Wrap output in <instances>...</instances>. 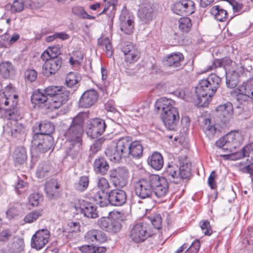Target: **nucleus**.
Wrapping results in <instances>:
<instances>
[{"instance_id":"f257e3e1","label":"nucleus","mask_w":253,"mask_h":253,"mask_svg":"<svg viewBox=\"0 0 253 253\" xmlns=\"http://www.w3.org/2000/svg\"><path fill=\"white\" fill-rule=\"evenodd\" d=\"M221 79L214 74L201 80L195 88L199 106L206 107L221 84Z\"/></svg>"},{"instance_id":"f03ea898","label":"nucleus","mask_w":253,"mask_h":253,"mask_svg":"<svg viewBox=\"0 0 253 253\" xmlns=\"http://www.w3.org/2000/svg\"><path fill=\"white\" fill-rule=\"evenodd\" d=\"M173 104L172 100L162 97L156 101L155 105L158 111H162L161 116L164 125L170 130H176L179 121L178 111Z\"/></svg>"},{"instance_id":"7ed1b4c3","label":"nucleus","mask_w":253,"mask_h":253,"mask_svg":"<svg viewBox=\"0 0 253 253\" xmlns=\"http://www.w3.org/2000/svg\"><path fill=\"white\" fill-rule=\"evenodd\" d=\"M3 117L9 120L4 127L5 132L13 137H19L25 134L26 126L23 124L18 122L19 116L15 107H13L12 109L4 110Z\"/></svg>"},{"instance_id":"20e7f679","label":"nucleus","mask_w":253,"mask_h":253,"mask_svg":"<svg viewBox=\"0 0 253 253\" xmlns=\"http://www.w3.org/2000/svg\"><path fill=\"white\" fill-rule=\"evenodd\" d=\"M87 116L86 113L80 112L73 118L69 127L64 133V136L70 142H82L81 137Z\"/></svg>"},{"instance_id":"39448f33","label":"nucleus","mask_w":253,"mask_h":253,"mask_svg":"<svg viewBox=\"0 0 253 253\" xmlns=\"http://www.w3.org/2000/svg\"><path fill=\"white\" fill-rule=\"evenodd\" d=\"M49 100L50 107L58 109L69 99L70 92L60 86L50 85L43 89Z\"/></svg>"},{"instance_id":"423d86ee","label":"nucleus","mask_w":253,"mask_h":253,"mask_svg":"<svg viewBox=\"0 0 253 253\" xmlns=\"http://www.w3.org/2000/svg\"><path fill=\"white\" fill-rule=\"evenodd\" d=\"M243 136L238 131L230 132L217 142L218 146L232 152L243 142Z\"/></svg>"},{"instance_id":"0eeeda50","label":"nucleus","mask_w":253,"mask_h":253,"mask_svg":"<svg viewBox=\"0 0 253 253\" xmlns=\"http://www.w3.org/2000/svg\"><path fill=\"white\" fill-rule=\"evenodd\" d=\"M153 174L141 178L135 184V193L139 198H151L153 195Z\"/></svg>"},{"instance_id":"6e6552de","label":"nucleus","mask_w":253,"mask_h":253,"mask_svg":"<svg viewBox=\"0 0 253 253\" xmlns=\"http://www.w3.org/2000/svg\"><path fill=\"white\" fill-rule=\"evenodd\" d=\"M106 128L105 121L100 118L90 119L86 123V134L91 138H95L101 135Z\"/></svg>"},{"instance_id":"1a4fd4ad","label":"nucleus","mask_w":253,"mask_h":253,"mask_svg":"<svg viewBox=\"0 0 253 253\" xmlns=\"http://www.w3.org/2000/svg\"><path fill=\"white\" fill-rule=\"evenodd\" d=\"M97 225L102 230L111 233L118 232L122 228L120 219L113 216L100 217L97 220Z\"/></svg>"},{"instance_id":"9d476101","label":"nucleus","mask_w":253,"mask_h":253,"mask_svg":"<svg viewBox=\"0 0 253 253\" xmlns=\"http://www.w3.org/2000/svg\"><path fill=\"white\" fill-rule=\"evenodd\" d=\"M32 143V145L35 146L39 151L45 153L51 149H53L54 139L51 135H34Z\"/></svg>"},{"instance_id":"9b49d317","label":"nucleus","mask_w":253,"mask_h":253,"mask_svg":"<svg viewBox=\"0 0 253 253\" xmlns=\"http://www.w3.org/2000/svg\"><path fill=\"white\" fill-rule=\"evenodd\" d=\"M109 176L116 187H123L127 183L128 171L125 167H119L111 170Z\"/></svg>"},{"instance_id":"f8f14e48","label":"nucleus","mask_w":253,"mask_h":253,"mask_svg":"<svg viewBox=\"0 0 253 253\" xmlns=\"http://www.w3.org/2000/svg\"><path fill=\"white\" fill-rule=\"evenodd\" d=\"M171 10L179 15H189L195 11V3L191 0H182L174 3Z\"/></svg>"},{"instance_id":"ddd939ff","label":"nucleus","mask_w":253,"mask_h":253,"mask_svg":"<svg viewBox=\"0 0 253 253\" xmlns=\"http://www.w3.org/2000/svg\"><path fill=\"white\" fill-rule=\"evenodd\" d=\"M149 236L146 224L143 222L135 224L130 230V238L136 243L144 241Z\"/></svg>"},{"instance_id":"4468645a","label":"nucleus","mask_w":253,"mask_h":253,"mask_svg":"<svg viewBox=\"0 0 253 253\" xmlns=\"http://www.w3.org/2000/svg\"><path fill=\"white\" fill-rule=\"evenodd\" d=\"M134 16L127 10L122 9L120 16V29L124 33L129 35L132 33L134 28Z\"/></svg>"},{"instance_id":"2eb2a0df","label":"nucleus","mask_w":253,"mask_h":253,"mask_svg":"<svg viewBox=\"0 0 253 253\" xmlns=\"http://www.w3.org/2000/svg\"><path fill=\"white\" fill-rule=\"evenodd\" d=\"M77 213L83 214L84 216L95 218L98 216L96 209V207L93 204L89 203L84 200L79 202V205L75 206Z\"/></svg>"},{"instance_id":"dca6fc26","label":"nucleus","mask_w":253,"mask_h":253,"mask_svg":"<svg viewBox=\"0 0 253 253\" xmlns=\"http://www.w3.org/2000/svg\"><path fill=\"white\" fill-rule=\"evenodd\" d=\"M49 231L47 229L39 230L33 236L31 246L37 250L42 249L48 242Z\"/></svg>"},{"instance_id":"f3484780","label":"nucleus","mask_w":253,"mask_h":253,"mask_svg":"<svg viewBox=\"0 0 253 253\" xmlns=\"http://www.w3.org/2000/svg\"><path fill=\"white\" fill-rule=\"evenodd\" d=\"M153 194L158 198H161L168 193L169 183L166 179L161 178L158 175L153 174Z\"/></svg>"},{"instance_id":"a211bd4d","label":"nucleus","mask_w":253,"mask_h":253,"mask_svg":"<svg viewBox=\"0 0 253 253\" xmlns=\"http://www.w3.org/2000/svg\"><path fill=\"white\" fill-rule=\"evenodd\" d=\"M98 99L97 91L92 89L87 90L81 95L79 101V106L84 108H89L96 102Z\"/></svg>"},{"instance_id":"6ab92c4d","label":"nucleus","mask_w":253,"mask_h":253,"mask_svg":"<svg viewBox=\"0 0 253 253\" xmlns=\"http://www.w3.org/2000/svg\"><path fill=\"white\" fill-rule=\"evenodd\" d=\"M179 166L174 163H169L163 172L164 178L175 184L180 183Z\"/></svg>"},{"instance_id":"aec40b11","label":"nucleus","mask_w":253,"mask_h":253,"mask_svg":"<svg viewBox=\"0 0 253 253\" xmlns=\"http://www.w3.org/2000/svg\"><path fill=\"white\" fill-rule=\"evenodd\" d=\"M239 93L237 100L242 103V101H253V84L250 83H243L239 86Z\"/></svg>"},{"instance_id":"412c9836","label":"nucleus","mask_w":253,"mask_h":253,"mask_svg":"<svg viewBox=\"0 0 253 253\" xmlns=\"http://www.w3.org/2000/svg\"><path fill=\"white\" fill-rule=\"evenodd\" d=\"M62 64L61 58H51L45 62L42 66L43 74L46 76L55 74Z\"/></svg>"},{"instance_id":"4be33fe9","label":"nucleus","mask_w":253,"mask_h":253,"mask_svg":"<svg viewBox=\"0 0 253 253\" xmlns=\"http://www.w3.org/2000/svg\"><path fill=\"white\" fill-rule=\"evenodd\" d=\"M110 204L113 206H122L126 202L127 195L126 192L122 190L114 189L108 193Z\"/></svg>"},{"instance_id":"5701e85b","label":"nucleus","mask_w":253,"mask_h":253,"mask_svg":"<svg viewBox=\"0 0 253 253\" xmlns=\"http://www.w3.org/2000/svg\"><path fill=\"white\" fill-rule=\"evenodd\" d=\"M122 51L125 56V61L128 63H134L139 58V51L132 44H128L124 45L122 48Z\"/></svg>"},{"instance_id":"b1692460","label":"nucleus","mask_w":253,"mask_h":253,"mask_svg":"<svg viewBox=\"0 0 253 253\" xmlns=\"http://www.w3.org/2000/svg\"><path fill=\"white\" fill-rule=\"evenodd\" d=\"M84 239L87 242L102 243L106 241L107 236L104 232L100 230L92 229L86 233Z\"/></svg>"},{"instance_id":"393cba45","label":"nucleus","mask_w":253,"mask_h":253,"mask_svg":"<svg viewBox=\"0 0 253 253\" xmlns=\"http://www.w3.org/2000/svg\"><path fill=\"white\" fill-rule=\"evenodd\" d=\"M244 71L242 66L237 70H231L226 73V84L228 87L231 88L235 87L239 82V78Z\"/></svg>"},{"instance_id":"a878e982","label":"nucleus","mask_w":253,"mask_h":253,"mask_svg":"<svg viewBox=\"0 0 253 253\" xmlns=\"http://www.w3.org/2000/svg\"><path fill=\"white\" fill-rule=\"evenodd\" d=\"M143 147L140 141L132 140L126 158L140 159L143 156Z\"/></svg>"},{"instance_id":"bb28decb","label":"nucleus","mask_w":253,"mask_h":253,"mask_svg":"<svg viewBox=\"0 0 253 253\" xmlns=\"http://www.w3.org/2000/svg\"><path fill=\"white\" fill-rule=\"evenodd\" d=\"M12 92V87L10 85H7L4 91H0V112L3 116L4 111L3 109L5 106H7L10 100H12L11 94ZM12 109L11 108L8 110Z\"/></svg>"},{"instance_id":"cd10ccee","label":"nucleus","mask_w":253,"mask_h":253,"mask_svg":"<svg viewBox=\"0 0 253 253\" xmlns=\"http://www.w3.org/2000/svg\"><path fill=\"white\" fill-rule=\"evenodd\" d=\"M59 184L56 180L51 179L46 182L45 191L47 196L50 199H55L59 195Z\"/></svg>"},{"instance_id":"c85d7f7f","label":"nucleus","mask_w":253,"mask_h":253,"mask_svg":"<svg viewBox=\"0 0 253 253\" xmlns=\"http://www.w3.org/2000/svg\"><path fill=\"white\" fill-rule=\"evenodd\" d=\"M232 64L233 62L229 57H225L221 59H216L214 60L212 65L208 67L207 71H211L216 68L222 67L226 73L231 70Z\"/></svg>"},{"instance_id":"c756f323","label":"nucleus","mask_w":253,"mask_h":253,"mask_svg":"<svg viewBox=\"0 0 253 253\" xmlns=\"http://www.w3.org/2000/svg\"><path fill=\"white\" fill-rule=\"evenodd\" d=\"M148 165L153 169L159 170L164 166V159L162 155L157 152H153L147 159Z\"/></svg>"},{"instance_id":"7c9ffc66","label":"nucleus","mask_w":253,"mask_h":253,"mask_svg":"<svg viewBox=\"0 0 253 253\" xmlns=\"http://www.w3.org/2000/svg\"><path fill=\"white\" fill-rule=\"evenodd\" d=\"M115 143L110 144L106 148L105 153L110 161L116 162L121 160L124 155Z\"/></svg>"},{"instance_id":"2f4dec72","label":"nucleus","mask_w":253,"mask_h":253,"mask_svg":"<svg viewBox=\"0 0 253 253\" xmlns=\"http://www.w3.org/2000/svg\"><path fill=\"white\" fill-rule=\"evenodd\" d=\"M184 56L180 52H174L169 55L167 58L166 64L174 68H181Z\"/></svg>"},{"instance_id":"473e14b6","label":"nucleus","mask_w":253,"mask_h":253,"mask_svg":"<svg viewBox=\"0 0 253 253\" xmlns=\"http://www.w3.org/2000/svg\"><path fill=\"white\" fill-rule=\"evenodd\" d=\"M253 154V143H251L244 147L241 151L233 154L232 155H223L221 156L225 159H239L245 157H250V155Z\"/></svg>"},{"instance_id":"72a5a7b5","label":"nucleus","mask_w":253,"mask_h":253,"mask_svg":"<svg viewBox=\"0 0 253 253\" xmlns=\"http://www.w3.org/2000/svg\"><path fill=\"white\" fill-rule=\"evenodd\" d=\"M218 115L220 118H223L224 121H228L233 113V105L231 103L227 102L224 104L218 106L216 108Z\"/></svg>"},{"instance_id":"f704fd0d","label":"nucleus","mask_w":253,"mask_h":253,"mask_svg":"<svg viewBox=\"0 0 253 253\" xmlns=\"http://www.w3.org/2000/svg\"><path fill=\"white\" fill-rule=\"evenodd\" d=\"M54 130V126L50 122H42L39 124L38 127L34 128V135H51Z\"/></svg>"},{"instance_id":"c9c22d12","label":"nucleus","mask_w":253,"mask_h":253,"mask_svg":"<svg viewBox=\"0 0 253 253\" xmlns=\"http://www.w3.org/2000/svg\"><path fill=\"white\" fill-rule=\"evenodd\" d=\"M153 9L151 4H142L138 12V17L144 23H147L152 20Z\"/></svg>"},{"instance_id":"e433bc0d","label":"nucleus","mask_w":253,"mask_h":253,"mask_svg":"<svg viewBox=\"0 0 253 253\" xmlns=\"http://www.w3.org/2000/svg\"><path fill=\"white\" fill-rule=\"evenodd\" d=\"M93 168L96 173L104 175L108 171L109 165L104 158L100 157L94 160Z\"/></svg>"},{"instance_id":"4c0bfd02","label":"nucleus","mask_w":253,"mask_h":253,"mask_svg":"<svg viewBox=\"0 0 253 253\" xmlns=\"http://www.w3.org/2000/svg\"><path fill=\"white\" fill-rule=\"evenodd\" d=\"M132 138L129 136H126L122 137L117 140L115 143L118 148L121 150V153L124 155V158H126L130 147V145L132 143Z\"/></svg>"},{"instance_id":"58836bf2","label":"nucleus","mask_w":253,"mask_h":253,"mask_svg":"<svg viewBox=\"0 0 253 253\" xmlns=\"http://www.w3.org/2000/svg\"><path fill=\"white\" fill-rule=\"evenodd\" d=\"M201 126L205 133L210 138L213 136L216 132V128L214 126V125L209 119L202 118Z\"/></svg>"},{"instance_id":"ea45409f","label":"nucleus","mask_w":253,"mask_h":253,"mask_svg":"<svg viewBox=\"0 0 253 253\" xmlns=\"http://www.w3.org/2000/svg\"><path fill=\"white\" fill-rule=\"evenodd\" d=\"M12 156L15 165L23 164L27 159L25 149L22 146L16 147Z\"/></svg>"},{"instance_id":"a19ab883","label":"nucleus","mask_w":253,"mask_h":253,"mask_svg":"<svg viewBox=\"0 0 253 253\" xmlns=\"http://www.w3.org/2000/svg\"><path fill=\"white\" fill-rule=\"evenodd\" d=\"M70 144L66 151V155L72 159H76L80 156L82 142H70Z\"/></svg>"},{"instance_id":"79ce46f5","label":"nucleus","mask_w":253,"mask_h":253,"mask_svg":"<svg viewBox=\"0 0 253 253\" xmlns=\"http://www.w3.org/2000/svg\"><path fill=\"white\" fill-rule=\"evenodd\" d=\"M21 204L19 202H13L9 205L6 211V218L9 220L12 219L19 215L20 212Z\"/></svg>"},{"instance_id":"37998d69","label":"nucleus","mask_w":253,"mask_h":253,"mask_svg":"<svg viewBox=\"0 0 253 253\" xmlns=\"http://www.w3.org/2000/svg\"><path fill=\"white\" fill-rule=\"evenodd\" d=\"M210 13L218 21L223 22L227 18V12L219 5L213 6L210 10Z\"/></svg>"},{"instance_id":"c03bdc74","label":"nucleus","mask_w":253,"mask_h":253,"mask_svg":"<svg viewBox=\"0 0 253 253\" xmlns=\"http://www.w3.org/2000/svg\"><path fill=\"white\" fill-rule=\"evenodd\" d=\"M81 79L82 77L79 73L70 72L66 77L65 84L69 87H76Z\"/></svg>"},{"instance_id":"a18cd8bd","label":"nucleus","mask_w":253,"mask_h":253,"mask_svg":"<svg viewBox=\"0 0 253 253\" xmlns=\"http://www.w3.org/2000/svg\"><path fill=\"white\" fill-rule=\"evenodd\" d=\"M42 89H38L35 91L31 96V102L35 105L42 104L48 100L47 96L45 92L41 91Z\"/></svg>"},{"instance_id":"49530a36","label":"nucleus","mask_w":253,"mask_h":253,"mask_svg":"<svg viewBox=\"0 0 253 253\" xmlns=\"http://www.w3.org/2000/svg\"><path fill=\"white\" fill-rule=\"evenodd\" d=\"M24 5L23 0H15L12 3H7L5 7L6 10L14 14L22 11L24 9Z\"/></svg>"},{"instance_id":"de8ad7c7","label":"nucleus","mask_w":253,"mask_h":253,"mask_svg":"<svg viewBox=\"0 0 253 253\" xmlns=\"http://www.w3.org/2000/svg\"><path fill=\"white\" fill-rule=\"evenodd\" d=\"M191 165L190 163H183L182 165L179 166V173L180 178V182L184 179L188 178L191 174Z\"/></svg>"},{"instance_id":"09e8293b","label":"nucleus","mask_w":253,"mask_h":253,"mask_svg":"<svg viewBox=\"0 0 253 253\" xmlns=\"http://www.w3.org/2000/svg\"><path fill=\"white\" fill-rule=\"evenodd\" d=\"M82 253H103L106 249L104 247H97L91 245H84L79 248Z\"/></svg>"},{"instance_id":"8fccbe9b","label":"nucleus","mask_w":253,"mask_h":253,"mask_svg":"<svg viewBox=\"0 0 253 253\" xmlns=\"http://www.w3.org/2000/svg\"><path fill=\"white\" fill-rule=\"evenodd\" d=\"M88 184V177L87 176L84 175L81 176L79 180L75 183L74 187L76 190L83 192L87 189Z\"/></svg>"},{"instance_id":"3c124183","label":"nucleus","mask_w":253,"mask_h":253,"mask_svg":"<svg viewBox=\"0 0 253 253\" xmlns=\"http://www.w3.org/2000/svg\"><path fill=\"white\" fill-rule=\"evenodd\" d=\"M13 71V66L10 62H3L0 64V74L4 78H8Z\"/></svg>"},{"instance_id":"603ef678","label":"nucleus","mask_w":253,"mask_h":253,"mask_svg":"<svg viewBox=\"0 0 253 253\" xmlns=\"http://www.w3.org/2000/svg\"><path fill=\"white\" fill-rule=\"evenodd\" d=\"M98 44L105 47V51L108 57H110L113 53L111 42L108 38L104 39L99 38L98 39Z\"/></svg>"},{"instance_id":"864d4df0","label":"nucleus","mask_w":253,"mask_h":253,"mask_svg":"<svg viewBox=\"0 0 253 253\" xmlns=\"http://www.w3.org/2000/svg\"><path fill=\"white\" fill-rule=\"evenodd\" d=\"M179 29L183 33H188L191 29V19L187 17L181 18L179 21Z\"/></svg>"},{"instance_id":"5fc2aeb1","label":"nucleus","mask_w":253,"mask_h":253,"mask_svg":"<svg viewBox=\"0 0 253 253\" xmlns=\"http://www.w3.org/2000/svg\"><path fill=\"white\" fill-rule=\"evenodd\" d=\"M72 11L73 13L82 18L93 19L94 17L88 15L82 6H76L72 8Z\"/></svg>"},{"instance_id":"6e6d98bb","label":"nucleus","mask_w":253,"mask_h":253,"mask_svg":"<svg viewBox=\"0 0 253 253\" xmlns=\"http://www.w3.org/2000/svg\"><path fill=\"white\" fill-rule=\"evenodd\" d=\"M42 211L41 210L32 211L27 214L24 217L26 223H31L36 221L39 217L41 216Z\"/></svg>"},{"instance_id":"4d7b16f0","label":"nucleus","mask_w":253,"mask_h":253,"mask_svg":"<svg viewBox=\"0 0 253 253\" xmlns=\"http://www.w3.org/2000/svg\"><path fill=\"white\" fill-rule=\"evenodd\" d=\"M105 140L104 138L101 137L94 140L90 147V152L92 155H94L101 149L102 145L104 142Z\"/></svg>"},{"instance_id":"13d9d810","label":"nucleus","mask_w":253,"mask_h":253,"mask_svg":"<svg viewBox=\"0 0 253 253\" xmlns=\"http://www.w3.org/2000/svg\"><path fill=\"white\" fill-rule=\"evenodd\" d=\"M83 57L84 56L81 51L79 50L74 51L72 56L69 59V62L72 65L75 64H80Z\"/></svg>"},{"instance_id":"bf43d9fd","label":"nucleus","mask_w":253,"mask_h":253,"mask_svg":"<svg viewBox=\"0 0 253 253\" xmlns=\"http://www.w3.org/2000/svg\"><path fill=\"white\" fill-rule=\"evenodd\" d=\"M199 225L203 233L205 235L210 236L212 234V229L209 221L202 220L199 222Z\"/></svg>"},{"instance_id":"052dcab7","label":"nucleus","mask_w":253,"mask_h":253,"mask_svg":"<svg viewBox=\"0 0 253 253\" xmlns=\"http://www.w3.org/2000/svg\"><path fill=\"white\" fill-rule=\"evenodd\" d=\"M49 166L47 164H41L38 168L37 175L40 178H43L46 175V174L49 171Z\"/></svg>"},{"instance_id":"680f3d73","label":"nucleus","mask_w":253,"mask_h":253,"mask_svg":"<svg viewBox=\"0 0 253 253\" xmlns=\"http://www.w3.org/2000/svg\"><path fill=\"white\" fill-rule=\"evenodd\" d=\"M24 247V240L19 238H16L12 243V248L14 252L18 253L22 251Z\"/></svg>"},{"instance_id":"e2e57ef3","label":"nucleus","mask_w":253,"mask_h":253,"mask_svg":"<svg viewBox=\"0 0 253 253\" xmlns=\"http://www.w3.org/2000/svg\"><path fill=\"white\" fill-rule=\"evenodd\" d=\"M24 77L26 81L33 82L37 78V72L34 69H27L25 71Z\"/></svg>"},{"instance_id":"0e129e2a","label":"nucleus","mask_w":253,"mask_h":253,"mask_svg":"<svg viewBox=\"0 0 253 253\" xmlns=\"http://www.w3.org/2000/svg\"><path fill=\"white\" fill-rule=\"evenodd\" d=\"M42 200V195L39 193L31 194L29 198V202L31 206L37 207L40 201Z\"/></svg>"},{"instance_id":"69168bd1","label":"nucleus","mask_w":253,"mask_h":253,"mask_svg":"<svg viewBox=\"0 0 253 253\" xmlns=\"http://www.w3.org/2000/svg\"><path fill=\"white\" fill-rule=\"evenodd\" d=\"M200 247V241L198 240H195L187 249L185 253H198Z\"/></svg>"},{"instance_id":"338daca9","label":"nucleus","mask_w":253,"mask_h":253,"mask_svg":"<svg viewBox=\"0 0 253 253\" xmlns=\"http://www.w3.org/2000/svg\"><path fill=\"white\" fill-rule=\"evenodd\" d=\"M250 164L243 166L241 165L239 167V170L243 173H250L252 174L253 172V157L252 156Z\"/></svg>"},{"instance_id":"774afa93","label":"nucleus","mask_w":253,"mask_h":253,"mask_svg":"<svg viewBox=\"0 0 253 253\" xmlns=\"http://www.w3.org/2000/svg\"><path fill=\"white\" fill-rule=\"evenodd\" d=\"M97 185L98 188L100 189V191H105L110 187L108 180L104 177H102L99 179Z\"/></svg>"}]
</instances>
